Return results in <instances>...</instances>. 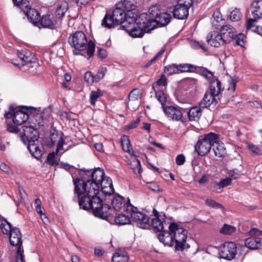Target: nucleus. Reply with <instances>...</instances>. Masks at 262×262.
<instances>
[{
    "instance_id": "1",
    "label": "nucleus",
    "mask_w": 262,
    "mask_h": 262,
    "mask_svg": "<svg viewBox=\"0 0 262 262\" xmlns=\"http://www.w3.org/2000/svg\"><path fill=\"white\" fill-rule=\"evenodd\" d=\"M81 178L74 180L73 201L78 202L80 208L91 209L96 216H107L112 210L108 205L104 204L99 195L101 182L105 178L103 169H81Z\"/></svg>"
},
{
    "instance_id": "2",
    "label": "nucleus",
    "mask_w": 262,
    "mask_h": 262,
    "mask_svg": "<svg viewBox=\"0 0 262 262\" xmlns=\"http://www.w3.org/2000/svg\"><path fill=\"white\" fill-rule=\"evenodd\" d=\"M151 226L155 231L159 232L158 238L165 246L174 245L175 251H182L189 247L186 243L187 230L177 223L173 222L168 225L164 217H160L152 219Z\"/></svg>"
},
{
    "instance_id": "3",
    "label": "nucleus",
    "mask_w": 262,
    "mask_h": 262,
    "mask_svg": "<svg viewBox=\"0 0 262 262\" xmlns=\"http://www.w3.org/2000/svg\"><path fill=\"white\" fill-rule=\"evenodd\" d=\"M147 14L142 13L138 17L126 18L121 27L134 38L142 37L145 32L152 30Z\"/></svg>"
},
{
    "instance_id": "4",
    "label": "nucleus",
    "mask_w": 262,
    "mask_h": 262,
    "mask_svg": "<svg viewBox=\"0 0 262 262\" xmlns=\"http://www.w3.org/2000/svg\"><path fill=\"white\" fill-rule=\"evenodd\" d=\"M35 127H37L36 125ZM21 132V139L27 147L31 154L36 159H39L43 154V146L38 141V132L36 128L32 126H24Z\"/></svg>"
},
{
    "instance_id": "5",
    "label": "nucleus",
    "mask_w": 262,
    "mask_h": 262,
    "mask_svg": "<svg viewBox=\"0 0 262 262\" xmlns=\"http://www.w3.org/2000/svg\"><path fill=\"white\" fill-rule=\"evenodd\" d=\"M68 41L71 47L77 51H83L86 49V54L89 57L93 56L95 44L91 40L88 42L86 35L82 31H76L71 35Z\"/></svg>"
},
{
    "instance_id": "6",
    "label": "nucleus",
    "mask_w": 262,
    "mask_h": 262,
    "mask_svg": "<svg viewBox=\"0 0 262 262\" xmlns=\"http://www.w3.org/2000/svg\"><path fill=\"white\" fill-rule=\"evenodd\" d=\"M218 139V135L213 133L201 136L195 145V150L199 156H205L210 151L213 143Z\"/></svg>"
},
{
    "instance_id": "7",
    "label": "nucleus",
    "mask_w": 262,
    "mask_h": 262,
    "mask_svg": "<svg viewBox=\"0 0 262 262\" xmlns=\"http://www.w3.org/2000/svg\"><path fill=\"white\" fill-rule=\"evenodd\" d=\"M17 55L20 60V63L14 62L13 64L24 71H28L31 68L36 69L39 67V64L36 62V57L31 51L22 50L18 52Z\"/></svg>"
},
{
    "instance_id": "8",
    "label": "nucleus",
    "mask_w": 262,
    "mask_h": 262,
    "mask_svg": "<svg viewBox=\"0 0 262 262\" xmlns=\"http://www.w3.org/2000/svg\"><path fill=\"white\" fill-rule=\"evenodd\" d=\"M126 211L131 213L133 221L137 223L139 227L142 229L149 228V224L148 216L142 212L137 211V208L129 203L127 204Z\"/></svg>"
},
{
    "instance_id": "9",
    "label": "nucleus",
    "mask_w": 262,
    "mask_h": 262,
    "mask_svg": "<svg viewBox=\"0 0 262 262\" xmlns=\"http://www.w3.org/2000/svg\"><path fill=\"white\" fill-rule=\"evenodd\" d=\"M9 241L12 246H17V255L16 256V262H25L24 260V255L23 254V249L21 247V234L18 228H14L10 233Z\"/></svg>"
},
{
    "instance_id": "10",
    "label": "nucleus",
    "mask_w": 262,
    "mask_h": 262,
    "mask_svg": "<svg viewBox=\"0 0 262 262\" xmlns=\"http://www.w3.org/2000/svg\"><path fill=\"white\" fill-rule=\"evenodd\" d=\"M5 117L8 119L12 118L13 122L17 125L22 124L29 118V115L27 113L12 106H10L9 110L5 112Z\"/></svg>"
},
{
    "instance_id": "11",
    "label": "nucleus",
    "mask_w": 262,
    "mask_h": 262,
    "mask_svg": "<svg viewBox=\"0 0 262 262\" xmlns=\"http://www.w3.org/2000/svg\"><path fill=\"white\" fill-rule=\"evenodd\" d=\"M179 4L172 9L174 18L178 19H185L188 16V9L192 4L191 0H178Z\"/></svg>"
},
{
    "instance_id": "12",
    "label": "nucleus",
    "mask_w": 262,
    "mask_h": 262,
    "mask_svg": "<svg viewBox=\"0 0 262 262\" xmlns=\"http://www.w3.org/2000/svg\"><path fill=\"white\" fill-rule=\"evenodd\" d=\"M236 246L232 242L225 243L220 247L219 254L220 257L231 260L234 258L236 254Z\"/></svg>"
},
{
    "instance_id": "13",
    "label": "nucleus",
    "mask_w": 262,
    "mask_h": 262,
    "mask_svg": "<svg viewBox=\"0 0 262 262\" xmlns=\"http://www.w3.org/2000/svg\"><path fill=\"white\" fill-rule=\"evenodd\" d=\"M220 31L224 45L230 43L236 36L234 28L230 25L221 26Z\"/></svg>"
},
{
    "instance_id": "14",
    "label": "nucleus",
    "mask_w": 262,
    "mask_h": 262,
    "mask_svg": "<svg viewBox=\"0 0 262 262\" xmlns=\"http://www.w3.org/2000/svg\"><path fill=\"white\" fill-rule=\"evenodd\" d=\"M155 19H147L148 20L150 23V26L151 28L153 30L156 25H158L160 26H164L167 25L170 21L171 19V15L167 13H160L158 14H156Z\"/></svg>"
},
{
    "instance_id": "15",
    "label": "nucleus",
    "mask_w": 262,
    "mask_h": 262,
    "mask_svg": "<svg viewBox=\"0 0 262 262\" xmlns=\"http://www.w3.org/2000/svg\"><path fill=\"white\" fill-rule=\"evenodd\" d=\"M21 11L26 15L28 20L34 25L37 24L40 20V14L35 9L32 8L27 5L25 7H21Z\"/></svg>"
},
{
    "instance_id": "16",
    "label": "nucleus",
    "mask_w": 262,
    "mask_h": 262,
    "mask_svg": "<svg viewBox=\"0 0 262 262\" xmlns=\"http://www.w3.org/2000/svg\"><path fill=\"white\" fill-rule=\"evenodd\" d=\"M123 200L124 198L120 195H117L114 197L112 202L113 208H112L108 206L109 208L112 209V210L110 211V214H109L107 216L98 217L102 219H105L111 215L112 212L114 211V210H115L116 211H120L122 209H125L126 210L127 204H128L129 203H130V201L129 199H128L127 202L126 203H125V202L123 201Z\"/></svg>"
},
{
    "instance_id": "17",
    "label": "nucleus",
    "mask_w": 262,
    "mask_h": 262,
    "mask_svg": "<svg viewBox=\"0 0 262 262\" xmlns=\"http://www.w3.org/2000/svg\"><path fill=\"white\" fill-rule=\"evenodd\" d=\"M141 97V91L138 89L133 90L128 95V105L132 109L136 110L140 105V101Z\"/></svg>"
},
{
    "instance_id": "18",
    "label": "nucleus",
    "mask_w": 262,
    "mask_h": 262,
    "mask_svg": "<svg viewBox=\"0 0 262 262\" xmlns=\"http://www.w3.org/2000/svg\"><path fill=\"white\" fill-rule=\"evenodd\" d=\"M206 40L211 46L218 48L224 45L220 33L217 31H211L207 36Z\"/></svg>"
},
{
    "instance_id": "19",
    "label": "nucleus",
    "mask_w": 262,
    "mask_h": 262,
    "mask_svg": "<svg viewBox=\"0 0 262 262\" xmlns=\"http://www.w3.org/2000/svg\"><path fill=\"white\" fill-rule=\"evenodd\" d=\"M163 111L167 117L173 120H180L182 117V113L179 107L167 106L163 107Z\"/></svg>"
},
{
    "instance_id": "20",
    "label": "nucleus",
    "mask_w": 262,
    "mask_h": 262,
    "mask_svg": "<svg viewBox=\"0 0 262 262\" xmlns=\"http://www.w3.org/2000/svg\"><path fill=\"white\" fill-rule=\"evenodd\" d=\"M215 96L206 92L202 100L199 103V105L202 108H207L211 105H215L217 103V100Z\"/></svg>"
},
{
    "instance_id": "21",
    "label": "nucleus",
    "mask_w": 262,
    "mask_h": 262,
    "mask_svg": "<svg viewBox=\"0 0 262 262\" xmlns=\"http://www.w3.org/2000/svg\"><path fill=\"white\" fill-rule=\"evenodd\" d=\"M100 187L102 192L106 195H110L114 192L112 181L109 177H105L101 182Z\"/></svg>"
},
{
    "instance_id": "22",
    "label": "nucleus",
    "mask_w": 262,
    "mask_h": 262,
    "mask_svg": "<svg viewBox=\"0 0 262 262\" xmlns=\"http://www.w3.org/2000/svg\"><path fill=\"white\" fill-rule=\"evenodd\" d=\"M113 18L114 19L116 24L118 25L119 24L123 25V23L125 22L124 20L125 18L126 14L123 9L117 8L114 9L112 13H111Z\"/></svg>"
},
{
    "instance_id": "23",
    "label": "nucleus",
    "mask_w": 262,
    "mask_h": 262,
    "mask_svg": "<svg viewBox=\"0 0 262 262\" xmlns=\"http://www.w3.org/2000/svg\"><path fill=\"white\" fill-rule=\"evenodd\" d=\"M252 15L255 19L262 18V0H255L251 4Z\"/></svg>"
},
{
    "instance_id": "24",
    "label": "nucleus",
    "mask_w": 262,
    "mask_h": 262,
    "mask_svg": "<svg viewBox=\"0 0 262 262\" xmlns=\"http://www.w3.org/2000/svg\"><path fill=\"white\" fill-rule=\"evenodd\" d=\"M222 90L221 83L217 79H214L211 80L209 85V93L217 96Z\"/></svg>"
},
{
    "instance_id": "25",
    "label": "nucleus",
    "mask_w": 262,
    "mask_h": 262,
    "mask_svg": "<svg viewBox=\"0 0 262 262\" xmlns=\"http://www.w3.org/2000/svg\"><path fill=\"white\" fill-rule=\"evenodd\" d=\"M112 260L113 262H128L129 257L125 251L120 250L114 254Z\"/></svg>"
},
{
    "instance_id": "26",
    "label": "nucleus",
    "mask_w": 262,
    "mask_h": 262,
    "mask_svg": "<svg viewBox=\"0 0 262 262\" xmlns=\"http://www.w3.org/2000/svg\"><path fill=\"white\" fill-rule=\"evenodd\" d=\"M214 155L218 157H224L227 154L226 149L223 143H219L218 140L212 145Z\"/></svg>"
},
{
    "instance_id": "27",
    "label": "nucleus",
    "mask_w": 262,
    "mask_h": 262,
    "mask_svg": "<svg viewBox=\"0 0 262 262\" xmlns=\"http://www.w3.org/2000/svg\"><path fill=\"white\" fill-rule=\"evenodd\" d=\"M246 246L251 249H257L262 246V238H249L245 241Z\"/></svg>"
},
{
    "instance_id": "28",
    "label": "nucleus",
    "mask_w": 262,
    "mask_h": 262,
    "mask_svg": "<svg viewBox=\"0 0 262 262\" xmlns=\"http://www.w3.org/2000/svg\"><path fill=\"white\" fill-rule=\"evenodd\" d=\"M62 134H52L50 136V139L52 144L54 145L57 142L56 153H58L60 149L62 148L64 140Z\"/></svg>"
},
{
    "instance_id": "29",
    "label": "nucleus",
    "mask_w": 262,
    "mask_h": 262,
    "mask_svg": "<svg viewBox=\"0 0 262 262\" xmlns=\"http://www.w3.org/2000/svg\"><path fill=\"white\" fill-rule=\"evenodd\" d=\"M202 114L201 107L194 106L191 107L188 112V116L190 121L198 120Z\"/></svg>"
},
{
    "instance_id": "30",
    "label": "nucleus",
    "mask_w": 262,
    "mask_h": 262,
    "mask_svg": "<svg viewBox=\"0 0 262 262\" xmlns=\"http://www.w3.org/2000/svg\"><path fill=\"white\" fill-rule=\"evenodd\" d=\"M212 17H213V21H212L213 26L217 29H219V27L222 26L224 24V19L222 17V15L219 10H216L213 15Z\"/></svg>"
},
{
    "instance_id": "31",
    "label": "nucleus",
    "mask_w": 262,
    "mask_h": 262,
    "mask_svg": "<svg viewBox=\"0 0 262 262\" xmlns=\"http://www.w3.org/2000/svg\"><path fill=\"white\" fill-rule=\"evenodd\" d=\"M40 24L43 28H51L55 25V21L53 16L51 15H43L41 18H40Z\"/></svg>"
},
{
    "instance_id": "32",
    "label": "nucleus",
    "mask_w": 262,
    "mask_h": 262,
    "mask_svg": "<svg viewBox=\"0 0 262 262\" xmlns=\"http://www.w3.org/2000/svg\"><path fill=\"white\" fill-rule=\"evenodd\" d=\"M101 25L104 28L111 29L117 25L111 14L106 13L102 20Z\"/></svg>"
},
{
    "instance_id": "33",
    "label": "nucleus",
    "mask_w": 262,
    "mask_h": 262,
    "mask_svg": "<svg viewBox=\"0 0 262 262\" xmlns=\"http://www.w3.org/2000/svg\"><path fill=\"white\" fill-rule=\"evenodd\" d=\"M257 19L250 18L248 20L247 22V29L251 30L252 32H256L257 34L262 35V28L255 26L254 23L256 21Z\"/></svg>"
},
{
    "instance_id": "34",
    "label": "nucleus",
    "mask_w": 262,
    "mask_h": 262,
    "mask_svg": "<svg viewBox=\"0 0 262 262\" xmlns=\"http://www.w3.org/2000/svg\"><path fill=\"white\" fill-rule=\"evenodd\" d=\"M246 145L251 154L253 156L262 155V148L251 142H247Z\"/></svg>"
},
{
    "instance_id": "35",
    "label": "nucleus",
    "mask_w": 262,
    "mask_h": 262,
    "mask_svg": "<svg viewBox=\"0 0 262 262\" xmlns=\"http://www.w3.org/2000/svg\"><path fill=\"white\" fill-rule=\"evenodd\" d=\"M116 223L119 225L129 224L131 222L130 217L124 214H118L115 219Z\"/></svg>"
},
{
    "instance_id": "36",
    "label": "nucleus",
    "mask_w": 262,
    "mask_h": 262,
    "mask_svg": "<svg viewBox=\"0 0 262 262\" xmlns=\"http://www.w3.org/2000/svg\"><path fill=\"white\" fill-rule=\"evenodd\" d=\"M178 69L181 72H194L197 70L196 66L188 63L180 64L178 65Z\"/></svg>"
},
{
    "instance_id": "37",
    "label": "nucleus",
    "mask_w": 262,
    "mask_h": 262,
    "mask_svg": "<svg viewBox=\"0 0 262 262\" xmlns=\"http://www.w3.org/2000/svg\"><path fill=\"white\" fill-rule=\"evenodd\" d=\"M121 145L124 151L130 153L132 150L129 140L127 136H123L121 138Z\"/></svg>"
},
{
    "instance_id": "38",
    "label": "nucleus",
    "mask_w": 262,
    "mask_h": 262,
    "mask_svg": "<svg viewBox=\"0 0 262 262\" xmlns=\"http://www.w3.org/2000/svg\"><path fill=\"white\" fill-rule=\"evenodd\" d=\"M102 96L101 91L98 90L96 91H92L90 95V101L92 105H95L96 102Z\"/></svg>"
},
{
    "instance_id": "39",
    "label": "nucleus",
    "mask_w": 262,
    "mask_h": 262,
    "mask_svg": "<svg viewBox=\"0 0 262 262\" xmlns=\"http://www.w3.org/2000/svg\"><path fill=\"white\" fill-rule=\"evenodd\" d=\"M1 230L4 234L9 235L11 233V231L13 230L11 225L10 223L7 222L6 220H4V222H2L0 225Z\"/></svg>"
},
{
    "instance_id": "40",
    "label": "nucleus",
    "mask_w": 262,
    "mask_h": 262,
    "mask_svg": "<svg viewBox=\"0 0 262 262\" xmlns=\"http://www.w3.org/2000/svg\"><path fill=\"white\" fill-rule=\"evenodd\" d=\"M67 10V4L63 3L61 5H59L56 10V15L58 17L60 18L63 16L65 14Z\"/></svg>"
},
{
    "instance_id": "41",
    "label": "nucleus",
    "mask_w": 262,
    "mask_h": 262,
    "mask_svg": "<svg viewBox=\"0 0 262 262\" xmlns=\"http://www.w3.org/2000/svg\"><path fill=\"white\" fill-rule=\"evenodd\" d=\"M156 97L159 101L161 103L162 107H164V104L166 103L167 101V96L164 92L161 91H159L156 92Z\"/></svg>"
},
{
    "instance_id": "42",
    "label": "nucleus",
    "mask_w": 262,
    "mask_h": 262,
    "mask_svg": "<svg viewBox=\"0 0 262 262\" xmlns=\"http://www.w3.org/2000/svg\"><path fill=\"white\" fill-rule=\"evenodd\" d=\"M229 16L232 21H236L242 18V14L239 9L235 8L231 12Z\"/></svg>"
},
{
    "instance_id": "43",
    "label": "nucleus",
    "mask_w": 262,
    "mask_h": 262,
    "mask_svg": "<svg viewBox=\"0 0 262 262\" xmlns=\"http://www.w3.org/2000/svg\"><path fill=\"white\" fill-rule=\"evenodd\" d=\"M236 229L234 227L227 224H225L224 226L220 229V232L223 234L230 235L235 232Z\"/></svg>"
},
{
    "instance_id": "44",
    "label": "nucleus",
    "mask_w": 262,
    "mask_h": 262,
    "mask_svg": "<svg viewBox=\"0 0 262 262\" xmlns=\"http://www.w3.org/2000/svg\"><path fill=\"white\" fill-rule=\"evenodd\" d=\"M165 51V48L164 47L161 49V50L157 53V54L153 58L148 61L144 66V67L147 68L149 67L150 65H151L152 63H155L159 58H160L162 56V55L164 53Z\"/></svg>"
},
{
    "instance_id": "45",
    "label": "nucleus",
    "mask_w": 262,
    "mask_h": 262,
    "mask_svg": "<svg viewBox=\"0 0 262 262\" xmlns=\"http://www.w3.org/2000/svg\"><path fill=\"white\" fill-rule=\"evenodd\" d=\"M196 67L197 70L196 72L201 73L207 79H211L213 77L212 73L206 68L198 66H196Z\"/></svg>"
},
{
    "instance_id": "46",
    "label": "nucleus",
    "mask_w": 262,
    "mask_h": 262,
    "mask_svg": "<svg viewBox=\"0 0 262 262\" xmlns=\"http://www.w3.org/2000/svg\"><path fill=\"white\" fill-rule=\"evenodd\" d=\"M131 166H132V169L134 170V171L137 173L140 174L141 172V166L140 161L137 159L135 158L131 163Z\"/></svg>"
},
{
    "instance_id": "47",
    "label": "nucleus",
    "mask_w": 262,
    "mask_h": 262,
    "mask_svg": "<svg viewBox=\"0 0 262 262\" xmlns=\"http://www.w3.org/2000/svg\"><path fill=\"white\" fill-rule=\"evenodd\" d=\"M238 82L237 78H230L228 81L229 86L227 89L228 93L232 94L235 90L236 83Z\"/></svg>"
},
{
    "instance_id": "48",
    "label": "nucleus",
    "mask_w": 262,
    "mask_h": 262,
    "mask_svg": "<svg viewBox=\"0 0 262 262\" xmlns=\"http://www.w3.org/2000/svg\"><path fill=\"white\" fill-rule=\"evenodd\" d=\"M137 7V2L135 0H127L124 3V7L128 11L135 10Z\"/></svg>"
},
{
    "instance_id": "49",
    "label": "nucleus",
    "mask_w": 262,
    "mask_h": 262,
    "mask_svg": "<svg viewBox=\"0 0 262 262\" xmlns=\"http://www.w3.org/2000/svg\"><path fill=\"white\" fill-rule=\"evenodd\" d=\"M206 204L208 206L215 209H224L223 205L211 199H207L205 201Z\"/></svg>"
},
{
    "instance_id": "50",
    "label": "nucleus",
    "mask_w": 262,
    "mask_h": 262,
    "mask_svg": "<svg viewBox=\"0 0 262 262\" xmlns=\"http://www.w3.org/2000/svg\"><path fill=\"white\" fill-rule=\"evenodd\" d=\"M56 154H57V153L52 152L49 153L48 155L47 161L49 164H50L52 166L56 165L58 164V162L55 158Z\"/></svg>"
},
{
    "instance_id": "51",
    "label": "nucleus",
    "mask_w": 262,
    "mask_h": 262,
    "mask_svg": "<svg viewBox=\"0 0 262 262\" xmlns=\"http://www.w3.org/2000/svg\"><path fill=\"white\" fill-rule=\"evenodd\" d=\"M178 71V66L172 64L165 68V72L168 73L169 75L177 73Z\"/></svg>"
},
{
    "instance_id": "52",
    "label": "nucleus",
    "mask_w": 262,
    "mask_h": 262,
    "mask_svg": "<svg viewBox=\"0 0 262 262\" xmlns=\"http://www.w3.org/2000/svg\"><path fill=\"white\" fill-rule=\"evenodd\" d=\"M246 38V36L243 34H239L234 37V39H236V42L237 45L243 47L245 44L244 40Z\"/></svg>"
},
{
    "instance_id": "53",
    "label": "nucleus",
    "mask_w": 262,
    "mask_h": 262,
    "mask_svg": "<svg viewBox=\"0 0 262 262\" xmlns=\"http://www.w3.org/2000/svg\"><path fill=\"white\" fill-rule=\"evenodd\" d=\"M231 179L227 178L221 180L217 185L219 186L220 188H224L225 187L230 185L231 183Z\"/></svg>"
},
{
    "instance_id": "54",
    "label": "nucleus",
    "mask_w": 262,
    "mask_h": 262,
    "mask_svg": "<svg viewBox=\"0 0 262 262\" xmlns=\"http://www.w3.org/2000/svg\"><path fill=\"white\" fill-rule=\"evenodd\" d=\"M93 74L91 72H86L84 74L85 81L89 84H92L94 83L93 80Z\"/></svg>"
},
{
    "instance_id": "55",
    "label": "nucleus",
    "mask_w": 262,
    "mask_h": 262,
    "mask_svg": "<svg viewBox=\"0 0 262 262\" xmlns=\"http://www.w3.org/2000/svg\"><path fill=\"white\" fill-rule=\"evenodd\" d=\"M167 79L164 75H162L159 79L157 81V84L159 86H166L167 84Z\"/></svg>"
},
{
    "instance_id": "56",
    "label": "nucleus",
    "mask_w": 262,
    "mask_h": 262,
    "mask_svg": "<svg viewBox=\"0 0 262 262\" xmlns=\"http://www.w3.org/2000/svg\"><path fill=\"white\" fill-rule=\"evenodd\" d=\"M185 161V157L182 154L179 155L176 157V162L177 164L178 165H183Z\"/></svg>"
},
{
    "instance_id": "57",
    "label": "nucleus",
    "mask_w": 262,
    "mask_h": 262,
    "mask_svg": "<svg viewBox=\"0 0 262 262\" xmlns=\"http://www.w3.org/2000/svg\"><path fill=\"white\" fill-rule=\"evenodd\" d=\"M7 130L12 133H17L18 132V128L12 124L9 123L7 125Z\"/></svg>"
},
{
    "instance_id": "58",
    "label": "nucleus",
    "mask_w": 262,
    "mask_h": 262,
    "mask_svg": "<svg viewBox=\"0 0 262 262\" xmlns=\"http://www.w3.org/2000/svg\"><path fill=\"white\" fill-rule=\"evenodd\" d=\"M229 178L231 179V180H235L238 179L240 176V173L237 170H231L230 172L229 173Z\"/></svg>"
},
{
    "instance_id": "59",
    "label": "nucleus",
    "mask_w": 262,
    "mask_h": 262,
    "mask_svg": "<svg viewBox=\"0 0 262 262\" xmlns=\"http://www.w3.org/2000/svg\"><path fill=\"white\" fill-rule=\"evenodd\" d=\"M149 12L151 15L150 18L149 19H155L157 15L156 14H158L159 13V11H158L157 8L156 7L150 8L149 10Z\"/></svg>"
},
{
    "instance_id": "60",
    "label": "nucleus",
    "mask_w": 262,
    "mask_h": 262,
    "mask_svg": "<svg viewBox=\"0 0 262 262\" xmlns=\"http://www.w3.org/2000/svg\"><path fill=\"white\" fill-rule=\"evenodd\" d=\"M14 4L16 6H18L21 9V7H25L26 5V1L24 0H12Z\"/></svg>"
},
{
    "instance_id": "61",
    "label": "nucleus",
    "mask_w": 262,
    "mask_h": 262,
    "mask_svg": "<svg viewBox=\"0 0 262 262\" xmlns=\"http://www.w3.org/2000/svg\"><path fill=\"white\" fill-rule=\"evenodd\" d=\"M107 69L105 67H102L100 69L98 70L97 75L99 76V78H101L102 79L104 76L105 73H106Z\"/></svg>"
},
{
    "instance_id": "62",
    "label": "nucleus",
    "mask_w": 262,
    "mask_h": 262,
    "mask_svg": "<svg viewBox=\"0 0 262 262\" xmlns=\"http://www.w3.org/2000/svg\"><path fill=\"white\" fill-rule=\"evenodd\" d=\"M139 122L140 119L139 118H137L135 120L133 121V122H130L129 124H128L127 127L128 129L134 128L137 126Z\"/></svg>"
},
{
    "instance_id": "63",
    "label": "nucleus",
    "mask_w": 262,
    "mask_h": 262,
    "mask_svg": "<svg viewBox=\"0 0 262 262\" xmlns=\"http://www.w3.org/2000/svg\"><path fill=\"white\" fill-rule=\"evenodd\" d=\"M35 119L36 123H34V124H37L38 126L42 125V118L40 114H37L35 117Z\"/></svg>"
},
{
    "instance_id": "64",
    "label": "nucleus",
    "mask_w": 262,
    "mask_h": 262,
    "mask_svg": "<svg viewBox=\"0 0 262 262\" xmlns=\"http://www.w3.org/2000/svg\"><path fill=\"white\" fill-rule=\"evenodd\" d=\"M249 233L251 235L258 236L262 234V231H260L257 228H252L250 230Z\"/></svg>"
}]
</instances>
